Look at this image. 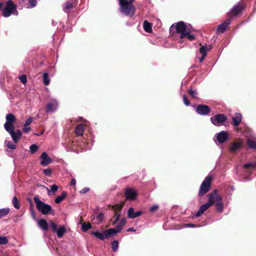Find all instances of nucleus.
<instances>
[{
  "instance_id": "nucleus-1",
  "label": "nucleus",
  "mask_w": 256,
  "mask_h": 256,
  "mask_svg": "<svg viewBox=\"0 0 256 256\" xmlns=\"http://www.w3.org/2000/svg\"><path fill=\"white\" fill-rule=\"evenodd\" d=\"M174 30L176 32L180 34V38L181 39L186 37V36L188 33H190L192 30V26L187 23H185L182 21L178 22L176 25L172 24L170 28V32H174Z\"/></svg>"
},
{
  "instance_id": "nucleus-2",
  "label": "nucleus",
  "mask_w": 256,
  "mask_h": 256,
  "mask_svg": "<svg viewBox=\"0 0 256 256\" xmlns=\"http://www.w3.org/2000/svg\"><path fill=\"white\" fill-rule=\"evenodd\" d=\"M208 198L212 202V206L214 204L216 209L218 212H222L224 210V203L222 200V198L218 194L216 190H214L208 195Z\"/></svg>"
},
{
  "instance_id": "nucleus-3",
  "label": "nucleus",
  "mask_w": 256,
  "mask_h": 256,
  "mask_svg": "<svg viewBox=\"0 0 256 256\" xmlns=\"http://www.w3.org/2000/svg\"><path fill=\"white\" fill-rule=\"evenodd\" d=\"M34 200L36 204L37 210L42 214H54V211L52 209L51 206L40 200L38 196L36 195L34 197Z\"/></svg>"
},
{
  "instance_id": "nucleus-4",
  "label": "nucleus",
  "mask_w": 256,
  "mask_h": 256,
  "mask_svg": "<svg viewBox=\"0 0 256 256\" xmlns=\"http://www.w3.org/2000/svg\"><path fill=\"white\" fill-rule=\"evenodd\" d=\"M120 6V12L126 16H133L135 12L136 8L130 2L126 0H118Z\"/></svg>"
},
{
  "instance_id": "nucleus-5",
  "label": "nucleus",
  "mask_w": 256,
  "mask_h": 256,
  "mask_svg": "<svg viewBox=\"0 0 256 256\" xmlns=\"http://www.w3.org/2000/svg\"><path fill=\"white\" fill-rule=\"evenodd\" d=\"M2 14L4 18H8L12 14L16 16L18 14L16 5L12 0H9L5 2Z\"/></svg>"
},
{
  "instance_id": "nucleus-6",
  "label": "nucleus",
  "mask_w": 256,
  "mask_h": 256,
  "mask_svg": "<svg viewBox=\"0 0 256 256\" xmlns=\"http://www.w3.org/2000/svg\"><path fill=\"white\" fill-rule=\"evenodd\" d=\"M212 180L211 176H208L200 185L198 192L199 196H202L206 194L209 190Z\"/></svg>"
},
{
  "instance_id": "nucleus-7",
  "label": "nucleus",
  "mask_w": 256,
  "mask_h": 256,
  "mask_svg": "<svg viewBox=\"0 0 256 256\" xmlns=\"http://www.w3.org/2000/svg\"><path fill=\"white\" fill-rule=\"evenodd\" d=\"M228 132L224 130L216 134L214 137V140L216 144H224L228 140Z\"/></svg>"
},
{
  "instance_id": "nucleus-8",
  "label": "nucleus",
  "mask_w": 256,
  "mask_h": 256,
  "mask_svg": "<svg viewBox=\"0 0 256 256\" xmlns=\"http://www.w3.org/2000/svg\"><path fill=\"white\" fill-rule=\"evenodd\" d=\"M227 120V117L224 114H218L210 118L212 123L216 126H219Z\"/></svg>"
},
{
  "instance_id": "nucleus-9",
  "label": "nucleus",
  "mask_w": 256,
  "mask_h": 256,
  "mask_svg": "<svg viewBox=\"0 0 256 256\" xmlns=\"http://www.w3.org/2000/svg\"><path fill=\"white\" fill-rule=\"evenodd\" d=\"M6 122L4 124V128L6 130L10 128H14V123L16 121V117L12 114H8L6 116Z\"/></svg>"
},
{
  "instance_id": "nucleus-10",
  "label": "nucleus",
  "mask_w": 256,
  "mask_h": 256,
  "mask_svg": "<svg viewBox=\"0 0 256 256\" xmlns=\"http://www.w3.org/2000/svg\"><path fill=\"white\" fill-rule=\"evenodd\" d=\"M244 8V4H238L234 5L231 9L230 12L228 14V16H236L240 14Z\"/></svg>"
},
{
  "instance_id": "nucleus-11",
  "label": "nucleus",
  "mask_w": 256,
  "mask_h": 256,
  "mask_svg": "<svg viewBox=\"0 0 256 256\" xmlns=\"http://www.w3.org/2000/svg\"><path fill=\"white\" fill-rule=\"evenodd\" d=\"M10 135L12 140L15 143H17L18 140L22 136L21 131L18 129L16 131L14 130V128H10L6 130Z\"/></svg>"
},
{
  "instance_id": "nucleus-12",
  "label": "nucleus",
  "mask_w": 256,
  "mask_h": 256,
  "mask_svg": "<svg viewBox=\"0 0 256 256\" xmlns=\"http://www.w3.org/2000/svg\"><path fill=\"white\" fill-rule=\"evenodd\" d=\"M196 112L199 114L206 116L210 112V110L208 106L200 104L197 106Z\"/></svg>"
},
{
  "instance_id": "nucleus-13",
  "label": "nucleus",
  "mask_w": 256,
  "mask_h": 256,
  "mask_svg": "<svg viewBox=\"0 0 256 256\" xmlns=\"http://www.w3.org/2000/svg\"><path fill=\"white\" fill-rule=\"evenodd\" d=\"M210 202H212L210 201L208 198V202L200 206L199 210L193 216V218H198L206 210L212 206V203H210Z\"/></svg>"
},
{
  "instance_id": "nucleus-14",
  "label": "nucleus",
  "mask_w": 256,
  "mask_h": 256,
  "mask_svg": "<svg viewBox=\"0 0 256 256\" xmlns=\"http://www.w3.org/2000/svg\"><path fill=\"white\" fill-rule=\"evenodd\" d=\"M122 206L119 205H116L112 206V208L115 212L114 216L112 220V223L113 224H115L117 223L120 219V210Z\"/></svg>"
},
{
  "instance_id": "nucleus-15",
  "label": "nucleus",
  "mask_w": 256,
  "mask_h": 256,
  "mask_svg": "<svg viewBox=\"0 0 256 256\" xmlns=\"http://www.w3.org/2000/svg\"><path fill=\"white\" fill-rule=\"evenodd\" d=\"M58 102L54 99L52 100L50 102L47 104L46 108V112H54L58 109Z\"/></svg>"
},
{
  "instance_id": "nucleus-16",
  "label": "nucleus",
  "mask_w": 256,
  "mask_h": 256,
  "mask_svg": "<svg viewBox=\"0 0 256 256\" xmlns=\"http://www.w3.org/2000/svg\"><path fill=\"white\" fill-rule=\"evenodd\" d=\"M125 194L126 199L130 200H134L136 198L137 193L134 189L132 188H128L125 190Z\"/></svg>"
},
{
  "instance_id": "nucleus-17",
  "label": "nucleus",
  "mask_w": 256,
  "mask_h": 256,
  "mask_svg": "<svg viewBox=\"0 0 256 256\" xmlns=\"http://www.w3.org/2000/svg\"><path fill=\"white\" fill-rule=\"evenodd\" d=\"M242 148V142L240 140L234 142L230 148L231 153L236 154Z\"/></svg>"
},
{
  "instance_id": "nucleus-18",
  "label": "nucleus",
  "mask_w": 256,
  "mask_h": 256,
  "mask_svg": "<svg viewBox=\"0 0 256 256\" xmlns=\"http://www.w3.org/2000/svg\"><path fill=\"white\" fill-rule=\"evenodd\" d=\"M212 46L211 45H209L208 46H202L200 47L199 51L200 54H202V56L198 58L200 62H203L207 54V52L210 50L212 49Z\"/></svg>"
},
{
  "instance_id": "nucleus-19",
  "label": "nucleus",
  "mask_w": 256,
  "mask_h": 256,
  "mask_svg": "<svg viewBox=\"0 0 256 256\" xmlns=\"http://www.w3.org/2000/svg\"><path fill=\"white\" fill-rule=\"evenodd\" d=\"M230 18L227 19L224 22L220 24L216 29L217 33L218 34H222L224 32L228 26L230 24Z\"/></svg>"
},
{
  "instance_id": "nucleus-20",
  "label": "nucleus",
  "mask_w": 256,
  "mask_h": 256,
  "mask_svg": "<svg viewBox=\"0 0 256 256\" xmlns=\"http://www.w3.org/2000/svg\"><path fill=\"white\" fill-rule=\"evenodd\" d=\"M40 158V164L43 166H46L51 163L52 161L50 158L48 156V154L46 152L42 153Z\"/></svg>"
},
{
  "instance_id": "nucleus-21",
  "label": "nucleus",
  "mask_w": 256,
  "mask_h": 256,
  "mask_svg": "<svg viewBox=\"0 0 256 256\" xmlns=\"http://www.w3.org/2000/svg\"><path fill=\"white\" fill-rule=\"evenodd\" d=\"M142 214L140 210L134 212V210L132 208H130L128 211V216L130 218H135L140 216Z\"/></svg>"
},
{
  "instance_id": "nucleus-22",
  "label": "nucleus",
  "mask_w": 256,
  "mask_h": 256,
  "mask_svg": "<svg viewBox=\"0 0 256 256\" xmlns=\"http://www.w3.org/2000/svg\"><path fill=\"white\" fill-rule=\"evenodd\" d=\"M120 231L117 229L116 226L115 228H111L107 230H104V234L106 236V238H108L111 236H114L117 233L120 232Z\"/></svg>"
},
{
  "instance_id": "nucleus-23",
  "label": "nucleus",
  "mask_w": 256,
  "mask_h": 256,
  "mask_svg": "<svg viewBox=\"0 0 256 256\" xmlns=\"http://www.w3.org/2000/svg\"><path fill=\"white\" fill-rule=\"evenodd\" d=\"M38 226L43 230H48V224L44 219H40L36 220Z\"/></svg>"
},
{
  "instance_id": "nucleus-24",
  "label": "nucleus",
  "mask_w": 256,
  "mask_h": 256,
  "mask_svg": "<svg viewBox=\"0 0 256 256\" xmlns=\"http://www.w3.org/2000/svg\"><path fill=\"white\" fill-rule=\"evenodd\" d=\"M242 116L240 113L236 112L232 117L233 125L234 126H238L242 121Z\"/></svg>"
},
{
  "instance_id": "nucleus-25",
  "label": "nucleus",
  "mask_w": 256,
  "mask_h": 256,
  "mask_svg": "<svg viewBox=\"0 0 256 256\" xmlns=\"http://www.w3.org/2000/svg\"><path fill=\"white\" fill-rule=\"evenodd\" d=\"M85 128L84 124H80L77 126L75 128V133L78 136H82Z\"/></svg>"
},
{
  "instance_id": "nucleus-26",
  "label": "nucleus",
  "mask_w": 256,
  "mask_h": 256,
  "mask_svg": "<svg viewBox=\"0 0 256 256\" xmlns=\"http://www.w3.org/2000/svg\"><path fill=\"white\" fill-rule=\"evenodd\" d=\"M91 234L101 240H103L104 238H106V236H105L104 234V230L103 231L102 233H100L98 231L92 232Z\"/></svg>"
},
{
  "instance_id": "nucleus-27",
  "label": "nucleus",
  "mask_w": 256,
  "mask_h": 256,
  "mask_svg": "<svg viewBox=\"0 0 256 256\" xmlns=\"http://www.w3.org/2000/svg\"><path fill=\"white\" fill-rule=\"evenodd\" d=\"M144 30L147 32L152 31V24L147 20H144L143 24Z\"/></svg>"
},
{
  "instance_id": "nucleus-28",
  "label": "nucleus",
  "mask_w": 256,
  "mask_h": 256,
  "mask_svg": "<svg viewBox=\"0 0 256 256\" xmlns=\"http://www.w3.org/2000/svg\"><path fill=\"white\" fill-rule=\"evenodd\" d=\"M72 8V2L71 1H68L64 4V6L63 10L65 12L68 13Z\"/></svg>"
},
{
  "instance_id": "nucleus-29",
  "label": "nucleus",
  "mask_w": 256,
  "mask_h": 256,
  "mask_svg": "<svg viewBox=\"0 0 256 256\" xmlns=\"http://www.w3.org/2000/svg\"><path fill=\"white\" fill-rule=\"evenodd\" d=\"M56 232L58 238H62L66 232V228L64 226H60L59 228H57L55 232Z\"/></svg>"
},
{
  "instance_id": "nucleus-30",
  "label": "nucleus",
  "mask_w": 256,
  "mask_h": 256,
  "mask_svg": "<svg viewBox=\"0 0 256 256\" xmlns=\"http://www.w3.org/2000/svg\"><path fill=\"white\" fill-rule=\"evenodd\" d=\"M66 192H63L60 196H58L54 200V202L56 204L60 203L66 198Z\"/></svg>"
},
{
  "instance_id": "nucleus-31",
  "label": "nucleus",
  "mask_w": 256,
  "mask_h": 256,
  "mask_svg": "<svg viewBox=\"0 0 256 256\" xmlns=\"http://www.w3.org/2000/svg\"><path fill=\"white\" fill-rule=\"evenodd\" d=\"M42 80L45 86H48L50 83V78H49L48 74L47 72H44L42 74Z\"/></svg>"
},
{
  "instance_id": "nucleus-32",
  "label": "nucleus",
  "mask_w": 256,
  "mask_h": 256,
  "mask_svg": "<svg viewBox=\"0 0 256 256\" xmlns=\"http://www.w3.org/2000/svg\"><path fill=\"white\" fill-rule=\"evenodd\" d=\"M248 147L251 149H256V141L248 139L246 141Z\"/></svg>"
},
{
  "instance_id": "nucleus-33",
  "label": "nucleus",
  "mask_w": 256,
  "mask_h": 256,
  "mask_svg": "<svg viewBox=\"0 0 256 256\" xmlns=\"http://www.w3.org/2000/svg\"><path fill=\"white\" fill-rule=\"evenodd\" d=\"M10 212V209L8 208H4L0 209V218L5 216Z\"/></svg>"
},
{
  "instance_id": "nucleus-34",
  "label": "nucleus",
  "mask_w": 256,
  "mask_h": 256,
  "mask_svg": "<svg viewBox=\"0 0 256 256\" xmlns=\"http://www.w3.org/2000/svg\"><path fill=\"white\" fill-rule=\"evenodd\" d=\"M4 144L10 149L14 150L16 148V144L10 140H6Z\"/></svg>"
},
{
  "instance_id": "nucleus-35",
  "label": "nucleus",
  "mask_w": 256,
  "mask_h": 256,
  "mask_svg": "<svg viewBox=\"0 0 256 256\" xmlns=\"http://www.w3.org/2000/svg\"><path fill=\"white\" fill-rule=\"evenodd\" d=\"M92 225L90 223H87V224H82V230L84 232H86L88 230L91 228Z\"/></svg>"
},
{
  "instance_id": "nucleus-36",
  "label": "nucleus",
  "mask_w": 256,
  "mask_h": 256,
  "mask_svg": "<svg viewBox=\"0 0 256 256\" xmlns=\"http://www.w3.org/2000/svg\"><path fill=\"white\" fill-rule=\"evenodd\" d=\"M29 5L27 6V8H34L37 5L36 0H28Z\"/></svg>"
},
{
  "instance_id": "nucleus-37",
  "label": "nucleus",
  "mask_w": 256,
  "mask_h": 256,
  "mask_svg": "<svg viewBox=\"0 0 256 256\" xmlns=\"http://www.w3.org/2000/svg\"><path fill=\"white\" fill-rule=\"evenodd\" d=\"M104 218V214L102 213H100L96 216V224H99L100 222L102 221Z\"/></svg>"
},
{
  "instance_id": "nucleus-38",
  "label": "nucleus",
  "mask_w": 256,
  "mask_h": 256,
  "mask_svg": "<svg viewBox=\"0 0 256 256\" xmlns=\"http://www.w3.org/2000/svg\"><path fill=\"white\" fill-rule=\"evenodd\" d=\"M12 202L14 208L16 209H19L20 208V206L18 204V200L16 196L13 198Z\"/></svg>"
},
{
  "instance_id": "nucleus-39",
  "label": "nucleus",
  "mask_w": 256,
  "mask_h": 256,
  "mask_svg": "<svg viewBox=\"0 0 256 256\" xmlns=\"http://www.w3.org/2000/svg\"><path fill=\"white\" fill-rule=\"evenodd\" d=\"M126 220L125 218H122L120 222V224L116 226L117 229L121 231L122 227L126 224Z\"/></svg>"
},
{
  "instance_id": "nucleus-40",
  "label": "nucleus",
  "mask_w": 256,
  "mask_h": 256,
  "mask_svg": "<svg viewBox=\"0 0 256 256\" xmlns=\"http://www.w3.org/2000/svg\"><path fill=\"white\" fill-rule=\"evenodd\" d=\"M118 247V242L116 240H114L112 242V248L114 252L116 251Z\"/></svg>"
},
{
  "instance_id": "nucleus-41",
  "label": "nucleus",
  "mask_w": 256,
  "mask_h": 256,
  "mask_svg": "<svg viewBox=\"0 0 256 256\" xmlns=\"http://www.w3.org/2000/svg\"><path fill=\"white\" fill-rule=\"evenodd\" d=\"M38 149V146L35 144H32L30 146V152L32 154L35 152Z\"/></svg>"
},
{
  "instance_id": "nucleus-42",
  "label": "nucleus",
  "mask_w": 256,
  "mask_h": 256,
  "mask_svg": "<svg viewBox=\"0 0 256 256\" xmlns=\"http://www.w3.org/2000/svg\"><path fill=\"white\" fill-rule=\"evenodd\" d=\"M8 242V240L6 236H0V244H6Z\"/></svg>"
},
{
  "instance_id": "nucleus-43",
  "label": "nucleus",
  "mask_w": 256,
  "mask_h": 256,
  "mask_svg": "<svg viewBox=\"0 0 256 256\" xmlns=\"http://www.w3.org/2000/svg\"><path fill=\"white\" fill-rule=\"evenodd\" d=\"M50 227L52 232H55L57 230V226L52 221L50 222Z\"/></svg>"
},
{
  "instance_id": "nucleus-44",
  "label": "nucleus",
  "mask_w": 256,
  "mask_h": 256,
  "mask_svg": "<svg viewBox=\"0 0 256 256\" xmlns=\"http://www.w3.org/2000/svg\"><path fill=\"white\" fill-rule=\"evenodd\" d=\"M188 94L192 97L196 98L197 92L196 90H190Z\"/></svg>"
},
{
  "instance_id": "nucleus-45",
  "label": "nucleus",
  "mask_w": 256,
  "mask_h": 256,
  "mask_svg": "<svg viewBox=\"0 0 256 256\" xmlns=\"http://www.w3.org/2000/svg\"><path fill=\"white\" fill-rule=\"evenodd\" d=\"M19 79L22 84H26L27 82L26 76L25 74H22L20 76Z\"/></svg>"
},
{
  "instance_id": "nucleus-46",
  "label": "nucleus",
  "mask_w": 256,
  "mask_h": 256,
  "mask_svg": "<svg viewBox=\"0 0 256 256\" xmlns=\"http://www.w3.org/2000/svg\"><path fill=\"white\" fill-rule=\"evenodd\" d=\"M244 167L246 169H248L250 168H254V164H253V163H252V162H250V163H247V164H246L244 165Z\"/></svg>"
},
{
  "instance_id": "nucleus-47",
  "label": "nucleus",
  "mask_w": 256,
  "mask_h": 256,
  "mask_svg": "<svg viewBox=\"0 0 256 256\" xmlns=\"http://www.w3.org/2000/svg\"><path fill=\"white\" fill-rule=\"evenodd\" d=\"M158 208L159 206L158 205L155 204L150 208V211L151 212H154L158 210Z\"/></svg>"
},
{
  "instance_id": "nucleus-48",
  "label": "nucleus",
  "mask_w": 256,
  "mask_h": 256,
  "mask_svg": "<svg viewBox=\"0 0 256 256\" xmlns=\"http://www.w3.org/2000/svg\"><path fill=\"white\" fill-rule=\"evenodd\" d=\"M58 190V186L56 184L50 186V190L52 193L56 192Z\"/></svg>"
},
{
  "instance_id": "nucleus-49",
  "label": "nucleus",
  "mask_w": 256,
  "mask_h": 256,
  "mask_svg": "<svg viewBox=\"0 0 256 256\" xmlns=\"http://www.w3.org/2000/svg\"><path fill=\"white\" fill-rule=\"evenodd\" d=\"M44 174L46 176H50L52 173L51 170L50 169H44L43 170Z\"/></svg>"
},
{
  "instance_id": "nucleus-50",
  "label": "nucleus",
  "mask_w": 256,
  "mask_h": 256,
  "mask_svg": "<svg viewBox=\"0 0 256 256\" xmlns=\"http://www.w3.org/2000/svg\"><path fill=\"white\" fill-rule=\"evenodd\" d=\"M186 37L190 40H192L195 38L194 36V34H190V33H188V34H187L186 36Z\"/></svg>"
},
{
  "instance_id": "nucleus-51",
  "label": "nucleus",
  "mask_w": 256,
  "mask_h": 256,
  "mask_svg": "<svg viewBox=\"0 0 256 256\" xmlns=\"http://www.w3.org/2000/svg\"><path fill=\"white\" fill-rule=\"evenodd\" d=\"M32 122V118H28L26 121L25 122V123H24V126H28V125H30Z\"/></svg>"
},
{
  "instance_id": "nucleus-52",
  "label": "nucleus",
  "mask_w": 256,
  "mask_h": 256,
  "mask_svg": "<svg viewBox=\"0 0 256 256\" xmlns=\"http://www.w3.org/2000/svg\"><path fill=\"white\" fill-rule=\"evenodd\" d=\"M30 211L31 214L32 216L33 219L35 220H37V219L35 217V212L33 209L32 206H30Z\"/></svg>"
},
{
  "instance_id": "nucleus-53",
  "label": "nucleus",
  "mask_w": 256,
  "mask_h": 256,
  "mask_svg": "<svg viewBox=\"0 0 256 256\" xmlns=\"http://www.w3.org/2000/svg\"><path fill=\"white\" fill-rule=\"evenodd\" d=\"M183 101L186 106H188L190 105V102L187 100L186 96H183Z\"/></svg>"
},
{
  "instance_id": "nucleus-54",
  "label": "nucleus",
  "mask_w": 256,
  "mask_h": 256,
  "mask_svg": "<svg viewBox=\"0 0 256 256\" xmlns=\"http://www.w3.org/2000/svg\"><path fill=\"white\" fill-rule=\"evenodd\" d=\"M89 191L90 188H84L80 191V193L82 194H84Z\"/></svg>"
},
{
  "instance_id": "nucleus-55",
  "label": "nucleus",
  "mask_w": 256,
  "mask_h": 256,
  "mask_svg": "<svg viewBox=\"0 0 256 256\" xmlns=\"http://www.w3.org/2000/svg\"><path fill=\"white\" fill-rule=\"evenodd\" d=\"M30 128L28 126H24V128H23V130L24 132L27 133L30 130Z\"/></svg>"
},
{
  "instance_id": "nucleus-56",
  "label": "nucleus",
  "mask_w": 256,
  "mask_h": 256,
  "mask_svg": "<svg viewBox=\"0 0 256 256\" xmlns=\"http://www.w3.org/2000/svg\"><path fill=\"white\" fill-rule=\"evenodd\" d=\"M4 4L5 2L0 1V11H2Z\"/></svg>"
},
{
  "instance_id": "nucleus-57",
  "label": "nucleus",
  "mask_w": 256,
  "mask_h": 256,
  "mask_svg": "<svg viewBox=\"0 0 256 256\" xmlns=\"http://www.w3.org/2000/svg\"><path fill=\"white\" fill-rule=\"evenodd\" d=\"M76 184V180L75 178H72L70 182V185L75 186Z\"/></svg>"
},
{
  "instance_id": "nucleus-58",
  "label": "nucleus",
  "mask_w": 256,
  "mask_h": 256,
  "mask_svg": "<svg viewBox=\"0 0 256 256\" xmlns=\"http://www.w3.org/2000/svg\"><path fill=\"white\" fill-rule=\"evenodd\" d=\"M128 232H136V230L132 227L130 228L127 230Z\"/></svg>"
},
{
  "instance_id": "nucleus-59",
  "label": "nucleus",
  "mask_w": 256,
  "mask_h": 256,
  "mask_svg": "<svg viewBox=\"0 0 256 256\" xmlns=\"http://www.w3.org/2000/svg\"><path fill=\"white\" fill-rule=\"evenodd\" d=\"M186 227H194V224H186Z\"/></svg>"
},
{
  "instance_id": "nucleus-60",
  "label": "nucleus",
  "mask_w": 256,
  "mask_h": 256,
  "mask_svg": "<svg viewBox=\"0 0 256 256\" xmlns=\"http://www.w3.org/2000/svg\"><path fill=\"white\" fill-rule=\"evenodd\" d=\"M96 218V216H92V220H94Z\"/></svg>"
},
{
  "instance_id": "nucleus-61",
  "label": "nucleus",
  "mask_w": 256,
  "mask_h": 256,
  "mask_svg": "<svg viewBox=\"0 0 256 256\" xmlns=\"http://www.w3.org/2000/svg\"><path fill=\"white\" fill-rule=\"evenodd\" d=\"M134 2V0H130V1H128V2H130V4H132Z\"/></svg>"
},
{
  "instance_id": "nucleus-62",
  "label": "nucleus",
  "mask_w": 256,
  "mask_h": 256,
  "mask_svg": "<svg viewBox=\"0 0 256 256\" xmlns=\"http://www.w3.org/2000/svg\"><path fill=\"white\" fill-rule=\"evenodd\" d=\"M28 201H29L30 203L32 204V200L30 199H29Z\"/></svg>"
},
{
  "instance_id": "nucleus-63",
  "label": "nucleus",
  "mask_w": 256,
  "mask_h": 256,
  "mask_svg": "<svg viewBox=\"0 0 256 256\" xmlns=\"http://www.w3.org/2000/svg\"><path fill=\"white\" fill-rule=\"evenodd\" d=\"M46 189H47V190H48V192H50V190L49 188H46Z\"/></svg>"
}]
</instances>
